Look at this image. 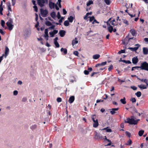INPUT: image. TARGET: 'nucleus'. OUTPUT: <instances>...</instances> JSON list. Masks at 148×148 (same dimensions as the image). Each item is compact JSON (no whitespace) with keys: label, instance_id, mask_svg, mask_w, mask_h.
Here are the masks:
<instances>
[{"label":"nucleus","instance_id":"nucleus-1","mask_svg":"<svg viewBox=\"0 0 148 148\" xmlns=\"http://www.w3.org/2000/svg\"><path fill=\"white\" fill-rule=\"evenodd\" d=\"M61 0H58L56 3L55 4L54 3L51 2L50 0H49V7L51 9H53L54 8L55 6L56 9L57 10H59V8L58 7V6L60 8L61 7Z\"/></svg>","mask_w":148,"mask_h":148},{"label":"nucleus","instance_id":"nucleus-2","mask_svg":"<svg viewBox=\"0 0 148 148\" xmlns=\"http://www.w3.org/2000/svg\"><path fill=\"white\" fill-rule=\"evenodd\" d=\"M139 120V119L135 120L134 119L132 118L131 119L128 118L127 119L126 121H125V123H128L130 124L135 125L137 124Z\"/></svg>","mask_w":148,"mask_h":148},{"label":"nucleus","instance_id":"nucleus-3","mask_svg":"<svg viewBox=\"0 0 148 148\" xmlns=\"http://www.w3.org/2000/svg\"><path fill=\"white\" fill-rule=\"evenodd\" d=\"M6 24L10 30L11 31L13 29L14 25H13V21L12 19H9Z\"/></svg>","mask_w":148,"mask_h":148},{"label":"nucleus","instance_id":"nucleus-4","mask_svg":"<svg viewBox=\"0 0 148 148\" xmlns=\"http://www.w3.org/2000/svg\"><path fill=\"white\" fill-rule=\"evenodd\" d=\"M96 116L95 115H93L91 117L94 123L93 126L95 128L97 127L99 125L98 120L97 119H96Z\"/></svg>","mask_w":148,"mask_h":148},{"label":"nucleus","instance_id":"nucleus-5","mask_svg":"<svg viewBox=\"0 0 148 148\" xmlns=\"http://www.w3.org/2000/svg\"><path fill=\"white\" fill-rule=\"evenodd\" d=\"M143 70H145L148 71V63L144 62L141 63V66L139 67Z\"/></svg>","mask_w":148,"mask_h":148},{"label":"nucleus","instance_id":"nucleus-6","mask_svg":"<svg viewBox=\"0 0 148 148\" xmlns=\"http://www.w3.org/2000/svg\"><path fill=\"white\" fill-rule=\"evenodd\" d=\"M37 2L39 5L42 7L47 3L48 0H37Z\"/></svg>","mask_w":148,"mask_h":148},{"label":"nucleus","instance_id":"nucleus-7","mask_svg":"<svg viewBox=\"0 0 148 148\" xmlns=\"http://www.w3.org/2000/svg\"><path fill=\"white\" fill-rule=\"evenodd\" d=\"M31 32L30 30L29 29H26L24 32V36L25 38L29 37L31 34Z\"/></svg>","mask_w":148,"mask_h":148},{"label":"nucleus","instance_id":"nucleus-8","mask_svg":"<svg viewBox=\"0 0 148 148\" xmlns=\"http://www.w3.org/2000/svg\"><path fill=\"white\" fill-rule=\"evenodd\" d=\"M40 13L42 17H45L47 16L48 13V11L47 10H44L41 9H40Z\"/></svg>","mask_w":148,"mask_h":148},{"label":"nucleus","instance_id":"nucleus-9","mask_svg":"<svg viewBox=\"0 0 148 148\" xmlns=\"http://www.w3.org/2000/svg\"><path fill=\"white\" fill-rule=\"evenodd\" d=\"M78 43V41L76 38L72 41V45L73 47L74 48H75L77 47L76 45Z\"/></svg>","mask_w":148,"mask_h":148},{"label":"nucleus","instance_id":"nucleus-10","mask_svg":"<svg viewBox=\"0 0 148 148\" xmlns=\"http://www.w3.org/2000/svg\"><path fill=\"white\" fill-rule=\"evenodd\" d=\"M89 21L90 22H92V23L93 24L95 23H99L97 22L95 19L94 18V17L93 16L90 17L89 19Z\"/></svg>","mask_w":148,"mask_h":148},{"label":"nucleus","instance_id":"nucleus-11","mask_svg":"<svg viewBox=\"0 0 148 148\" xmlns=\"http://www.w3.org/2000/svg\"><path fill=\"white\" fill-rule=\"evenodd\" d=\"M115 20L114 19L112 21H109L107 22V25H109L110 26L112 25L114 26L115 24Z\"/></svg>","mask_w":148,"mask_h":148},{"label":"nucleus","instance_id":"nucleus-12","mask_svg":"<svg viewBox=\"0 0 148 148\" xmlns=\"http://www.w3.org/2000/svg\"><path fill=\"white\" fill-rule=\"evenodd\" d=\"M136 47L134 48L130 47L129 49L132 51H136L137 50L140 46V45L137 44L135 45Z\"/></svg>","mask_w":148,"mask_h":148},{"label":"nucleus","instance_id":"nucleus-13","mask_svg":"<svg viewBox=\"0 0 148 148\" xmlns=\"http://www.w3.org/2000/svg\"><path fill=\"white\" fill-rule=\"evenodd\" d=\"M48 29H46L45 31L44 37L45 39H46L47 40H48Z\"/></svg>","mask_w":148,"mask_h":148},{"label":"nucleus","instance_id":"nucleus-14","mask_svg":"<svg viewBox=\"0 0 148 148\" xmlns=\"http://www.w3.org/2000/svg\"><path fill=\"white\" fill-rule=\"evenodd\" d=\"M138 86L141 89H144L147 88L148 85H145L143 84H141L140 85H138Z\"/></svg>","mask_w":148,"mask_h":148},{"label":"nucleus","instance_id":"nucleus-15","mask_svg":"<svg viewBox=\"0 0 148 148\" xmlns=\"http://www.w3.org/2000/svg\"><path fill=\"white\" fill-rule=\"evenodd\" d=\"M58 32V31L56 30H54L53 32H50L49 34L51 37H53L54 35Z\"/></svg>","mask_w":148,"mask_h":148},{"label":"nucleus","instance_id":"nucleus-16","mask_svg":"<svg viewBox=\"0 0 148 148\" xmlns=\"http://www.w3.org/2000/svg\"><path fill=\"white\" fill-rule=\"evenodd\" d=\"M9 49L8 47H5V54L4 56H5V58H6L7 56L8 55L9 53Z\"/></svg>","mask_w":148,"mask_h":148},{"label":"nucleus","instance_id":"nucleus-17","mask_svg":"<svg viewBox=\"0 0 148 148\" xmlns=\"http://www.w3.org/2000/svg\"><path fill=\"white\" fill-rule=\"evenodd\" d=\"M108 29L110 33H111L113 31L114 32H115L116 31V28H114V29H113V28L112 26H110V27H108Z\"/></svg>","mask_w":148,"mask_h":148},{"label":"nucleus","instance_id":"nucleus-18","mask_svg":"<svg viewBox=\"0 0 148 148\" xmlns=\"http://www.w3.org/2000/svg\"><path fill=\"white\" fill-rule=\"evenodd\" d=\"M93 4V1L92 0H90L88 1V2H87L86 3L87 5V8H86V11H88V10L90 9V8L88 7L89 5L91 4Z\"/></svg>","mask_w":148,"mask_h":148},{"label":"nucleus","instance_id":"nucleus-19","mask_svg":"<svg viewBox=\"0 0 148 148\" xmlns=\"http://www.w3.org/2000/svg\"><path fill=\"white\" fill-rule=\"evenodd\" d=\"M92 14V12H91L87 13L86 16L84 17V19L85 20H88V18L90 17V16Z\"/></svg>","mask_w":148,"mask_h":148},{"label":"nucleus","instance_id":"nucleus-20","mask_svg":"<svg viewBox=\"0 0 148 148\" xmlns=\"http://www.w3.org/2000/svg\"><path fill=\"white\" fill-rule=\"evenodd\" d=\"M119 108H112L110 110V112L112 115L116 113V111L118 110Z\"/></svg>","mask_w":148,"mask_h":148},{"label":"nucleus","instance_id":"nucleus-21","mask_svg":"<svg viewBox=\"0 0 148 148\" xmlns=\"http://www.w3.org/2000/svg\"><path fill=\"white\" fill-rule=\"evenodd\" d=\"M138 61V58L137 57L133 58L132 59V62L133 64H136Z\"/></svg>","mask_w":148,"mask_h":148},{"label":"nucleus","instance_id":"nucleus-22","mask_svg":"<svg viewBox=\"0 0 148 148\" xmlns=\"http://www.w3.org/2000/svg\"><path fill=\"white\" fill-rule=\"evenodd\" d=\"M107 64V62H102L100 64H96L95 65V67H97L98 66H104L106 65Z\"/></svg>","mask_w":148,"mask_h":148},{"label":"nucleus","instance_id":"nucleus-23","mask_svg":"<svg viewBox=\"0 0 148 148\" xmlns=\"http://www.w3.org/2000/svg\"><path fill=\"white\" fill-rule=\"evenodd\" d=\"M75 100V97L74 96H71L69 98V101L70 103H71L73 102Z\"/></svg>","mask_w":148,"mask_h":148},{"label":"nucleus","instance_id":"nucleus-24","mask_svg":"<svg viewBox=\"0 0 148 148\" xmlns=\"http://www.w3.org/2000/svg\"><path fill=\"white\" fill-rule=\"evenodd\" d=\"M103 139L104 140H106V141H107L108 142H109V143H108L107 144V145H106V146H110L111 145V140H109V139L107 138L106 136H105L103 138Z\"/></svg>","mask_w":148,"mask_h":148},{"label":"nucleus","instance_id":"nucleus-25","mask_svg":"<svg viewBox=\"0 0 148 148\" xmlns=\"http://www.w3.org/2000/svg\"><path fill=\"white\" fill-rule=\"evenodd\" d=\"M143 53L145 54H147L148 53V49L147 48L144 47L143 48Z\"/></svg>","mask_w":148,"mask_h":148},{"label":"nucleus","instance_id":"nucleus-26","mask_svg":"<svg viewBox=\"0 0 148 148\" xmlns=\"http://www.w3.org/2000/svg\"><path fill=\"white\" fill-rule=\"evenodd\" d=\"M106 130V132H112L111 130L108 127L105 128L101 130Z\"/></svg>","mask_w":148,"mask_h":148},{"label":"nucleus","instance_id":"nucleus-27","mask_svg":"<svg viewBox=\"0 0 148 148\" xmlns=\"http://www.w3.org/2000/svg\"><path fill=\"white\" fill-rule=\"evenodd\" d=\"M60 35L61 37H63L65 35V32L64 30H61L59 32Z\"/></svg>","mask_w":148,"mask_h":148},{"label":"nucleus","instance_id":"nucleus-28","mask_svg":"<svg viewBox=\"0 0 148 148\" xmlns=\"http://www.w3.org/2000/svg\"><path fill=\"white\" fill-rule=\"evenodd\" d=\"M50 15L51 17L53 18H55L56 17V14L54 12H53L51 13L50 14Z\"/></svg>","mask_w":148,"mask_h":148},{"label":"nucleus","instance_id":"nucleus-29","mask_svg":"<svg viewBox=\"0 0 148 148\" xmlns=\"http://www.w3.org/2000/svg\"><path fill=\"white\" fill-rule=\"evenodd\" d=\"M100 56L99 55L97 54L94 55L93 56V58L94 59H97L99 58Z\"/></svg>","mask_w":148,"mask_h":148},{"label":"nucleus","instance_id":"nucleus-30","mask_svg":"<svg viewBox=\"0 0 148 148\" xmlns=\"http://www.w3.org/2000/svg\"><path fill=\"white\" fill-rule=\"evenodd\" d=\"M144 132V131L143 130H141L139 131L138 134L139 136H141L143 134Z\"/></svg>","mask_w":148,"mask_h":148},{"label":"nucleus","instance_id":"nucleus-31","mask_svg":"<svg viewBox=\"0 0 148 148\" xmlns=\"http://www.w3.org/2000/svg\"><path fill=\"white\" fill-rule=\"evenodd\" d=\"M61 51L62 52H63V53L65 54H66L67 52V50L66 49H64L63 48H61Z\"/></svg>","mask_w":148,"mask_h":148},{"label":"nucleus","instance_id":"nucleus-32","mask_svg":"<svg viewBox=\"0 0 148 148\" xmlns=\"http://www.w3.org/2000/svg\"><path fill=\"white\" fill-rule=\"evenodd\" d=\"M120 101L123 104H125L126 103L125 99V97H124L123 99H121Z\"/></svg>","mask_w":148,"mask_h":148},{"label":"nucleus","instance_id":"nucleus-33","mask_svg":"<svg viewBox=\"0 0 148 148\" xmlns=\"http://www.w3.org/2000/svg\"><path fill=\"white\" fill-rule=\"evenodd\" d=\"M135 95L138 97H140L141 95V93L140 92L138 91L135 93Z\"/></svg>","mask_w":148,"mask_h":148},{"label":"nucleus","instance_id":"nucleus-34","mask_svg":"<svg viewBox=\"0 0 148 148\" xmlns=\"http://www.w3.org/2000/svg\"><path fill=\"white\" fill-rule=\"evenodd\" d=\"M74 19V18L72 16H71L69 17L68 18V19L69 21L72 23L73 21V20Z\"/></svg>","mask_w":148,"mask_h":148},{"label":"nucleus","instance_id":"nucleus-35","mask_svg":"<svg viewBox=\"0 0 148 148\" xmlns=\"http://www.w3.org/2000/svg\"><path fill=\"white\" fill-rule=\"evenodd\" d=\"M104 1L107 5H110L111 2V1L110 0H104Z\"/></svg>","mask_w":148,"mask_h":148},{"label":"nucleus","instance_id":"nucleus-36","mask_svg":"<svg viewBox=\"0 0 148 148\" xmlns=\"http://www.w3.org/2000/svg\"><path fill=\"white\" fill-rule=\"evenodd\" d=\"M132 143V141L130 139H129L127 142V143H126L125 144L126 145H131Z\"/></svg>","mask_w":148,"mask_h":148},{"label":"nucleus","instance_id":"nucleus-37","mask_svg":"<svg viewBox=\"0 0 148 148\" xmlns=\"http://www.w3.org/2000/svg\"><path fill=\"white\" fill-rule=\"evenodd\" d=\"M128 40V38H126L124 40V41H123V44L124 45L127 44L128 43V42H127Z\"/></svg>","mask_w":148,"mask_h":148},{"label":"nucleus","instance_id":"nucleus-38","mask_svg":"<svg viewBox=\"0 0 148 148\" xmlns=\"http://www.w3.org/2000/svg\"><path fill=\"white\" fill-rule=\"evenodd\" d=\"M64 24L65 26H68L69 24V22L68 21H66L64 22Z\"/></svg>","mask_w":148,"mask_h":148},{"label":"nucleus","instance_id":"nucleus-39","mask_svg":"<svg viewBox=\"0 0 148 148\" xmlns=\"http://www.w3.org/2000/svg\"><path fill=\"white\" fill-rule=\"evenodd\" d=\"M123 22L126 25H129V23L128 21L125 19H123Z\"/></svg>","mask_w":148,"mask_h":148},{"label":"nucleus","instance_id":"nucleus-40","mask_svg":"<svg viewBox=\"0 0 148 148\" xmlns=\"http://www.w3.org/2000/svg\"><path fill=\"white\" fill-rule=\"evenodd\" d=\"M1 26L3 27H4L5 25V22L3 20L1 21Z\"/></svg>","mask_w":148,"mask_h":148},{"label":"nucleus","instance_id":"nucleus-41","mask_svg":"<svg viewBox=\"0 0 148 148\" xmlns=\"http://www.w3.org/2000/svg\"><path fill=\"white\" fill-rule=\"evenodd\" d=\"M125 50H124V49L121 50V51H120L118 52V53L119 54H120L122 53H125Z\"/></svg>","mask_w":148,"mask_h":148},{"label":"nucleus","instance_id":"nucleus-42","mask_svg":"<svg viewBox=\"0 0 148 148\" xmlns=\"http://www.w3.org/2000/svg\"><path fill=\"white\" fill-rule=\"evenodd\" d=\"M8 8L9 11H12V9L10 8V5L9 3V4L8 5Z\"/></svg>","mask_w":148,"mask_h":148},{"label":"nucleus","instance_id":"nucleus-43","mask_svg":"<svg viewBox=\"0 0 148 148\" xmlns=\"http://www.w3.org/2000/svg\"><path fill=\"white\" fill-rule=\"evenodd\" d=\"M122 61L123 62L125 63H127V64H131V62L130 61H129V60L126 61V60H123Z\"/></svg>","mask_w":148,"mask_h":148},{"label":"nucleus","instance_id":"nucleus-44","mask_svg":"<svg viewBox=\"0 0 148 148\" xmlns=\"http://www.w3.org/2000/svg\"><path fill=\"white\" fill-rule=\"evenodd\" d=\"M131 33L132 35H134L136 34V32L134 30H132L131 31Z\"/></svg>","mask_w":148,"mask_h":148},{"label":"nucleus","instance_id":"nucleus-45","mask_svg":"<svg viewBox=\"0 0 148 148\" xmlns=\"http://www.w3.org/2000/svg\"><path fill=\"white\" fill-rule=\"evenodd\" d=\"M113 66L112 65H110V66L109 67V68H108V70L109 71H110L111 70H112L113 69Z\"/></svg>","mask_w":148,"mask_h":148},{"label":"nucleus","instance_id":"nucleus-46","mask_svg":"<svg viewBox=\"0 0 148 148\" xmlns=\"http://www.w3.org/2000/svg\"><path fill=\"white\" fill-rule=\"evenodd\" d=\"M125 134L128 137H130L131 136V134L130 133L128 132H126Z\"/></svg>","mask_w":148,"mask_h":148},{"label":"nucleus","instance_id":"nucleus-47","mask_svg":"<svg viewBox=\"0 0 148 148\" xmlns=\"http://www.w3.org/2000/svg\"><path fill=\"white\" fill-rule=\"evenodd\" d=\"M143 82L146 84V85H148V80L147 79H145L143 80Z\"/></svg>","mask_w":148,"mask_h":148},{"label":"nucleus","instance_id":"nucleus-48","mask_svg":"<svg viewBox=\"0 0 148 148\" xmlns=\"http://www.w3.org/2000/svg\"><path fill=\"white\" fill-rule=\"evenodd\" d=\"M13 95L14 96H16L18 94V91L17 90H14L13 91Z\"/></svg>","mask_w":148,"mask_h":148},{"label":"nucleus","instance_id":"nucleus-49","mask_svg":"<svg viewBox=\"0 0 148 148\" xmlns=\"http://www.w3.org/2000/svg\"><path fill=\"white\" fill-rule=\"evenodd\" d=\"M54 43L55 44V45L56 46V47H59V44L58 43V42H54Z\"/></svg>","mask_w":148,"mask_h":148},{"label":"nucleus","instance_id":"nucleus-50","mask_svg":"<svg viewBox=\"0 0 148 148\" xmlns=\"http://www.w3.org/2000/svg\"><path fill=\"white\" fill-rule=\"evenodd\" d=\"M73 54L75 56H78L79 53L77 51H75L73 52Z\"/></svg>","mask_w":148,"mask_h":148},{"label":"nucleus","instance_id":"nucleus-51","mask_svg":"<svg viewBox=\"0 0 148 148\" xmlns=\"http://www.w3.org/2000/svg\"><path fill=\"white\" fill-rule=\"evenodd\" d=\"M16 0H12V5L14 6L16 3Z\"/></svg>","mask_w":148,"mask_h":148},{"label":"nucleus","instance_id":"nucleus-52","mask_svg":"<svg viewBox=\"0 0 148 148\" xmlns=\"http://www.w3.org/2000/svg\"><path fill=\"white\" fill-rule=\"evenodd\" d=\"M130 87L134 90H136L137 89V88L136 87L134 86H131Z\"/></svg>","mask_w":148,"mask_h":148},{"label":"nucleus","instance_id":"nucleus-53","mask_svg":"<svg viewBox=\"0 0 148 148\" xmlns=\"http://www.w3.org/2000/svg\"><path fill=\"white\" fill-rule=\"evenodd\" d=\"M57 101L58 102H60L62 101V99L60 97H58L57 99Z\"/></svg>","mask_w":148,"mask_h":148},{"label":"nucleus","instance_id":"nucleus-54","mask_svg":"<svg viewBox=\"0 0 148 148\" xmlns=\"http://www.w3.org/2000/svg\"><path fill=\"white\" fill-rule=\"evenodd\" d=\"M33 8H34V10L36 12H37L38 11V8L36 6V5H34L33 6Z\"/></svg>","mask_w":148,"mask_h":148},{"label":"nucleus","instance_id":"nucleus-55","mask_svg":"<svg viewBox=\"0 0 148 148\" xmlns=\"http://www.w3.org/2000/svg\"><path fill=\"white\" fill-rule=\"evenodd\" d=\"M46 24L48 26H50L51 25V22L49 21H47L46 23Z\"/></svg>","mask_w":148,"mask_h":148},{"label":"nucleus","instance_id":"nucleus-56","mask_svg":"<svg viewBox=\"0 0 148 148\" xmlns=\"http://www.w3.org/2000/svg\"><path fill=\"white\" fill-rule=\"evenodd\" d=\"M4 56V54H3L2 56H1L0 57V63H1V61L3 60V57Z\"/></svg>","mask_w":148,"mask_h":148},{"label":"nucleus","instance_id":"nucleus-57","mask_svg":"<svg viewBox=\"0 0 148 148\" xmlns=\"http://www.w3.org/2000/svg\"><path fill=\"white\" fill-rule=\"evenodd\" d=\"M131 101L133 103L135 102L136 101V100L134 98H132L131 99Z\"/></svg>","mask_w":148,"mask_h":148},{"label":"nucleus","instance_id":"nucleus-58","mask_svg":"<svg viewBox=\"0 0 148 148\" xmlns=\"http://www.w3.org/2000/svg\"><path fill=\"white\" fill-rule=\"evenodd\" d=\"M140 66H134L132 67V71H133L134 70V69H137L138 68H139Z\"/></svg>","mask_w":148,"mask_h":148},{"label":"nucleus","instance_id":"nucleus-59","mask_svg":"<svg viewBox=\"0 0 148 148\" xmlns=\"http://www.w3.org/2000/svg\"><path fill=\"white\" fill-rule=\"evenodd\" d=\"M57 17L58 19H60V18L61 16L59 12L58 13Z\"/></svg>","mask_w":148,"mask_h":148},{"label":"nucleus","instance_id":"nucleus-60","mask_svg":"<svg viewBox=\"0 0 148 148\" xmlns=\"http://www.w3.org/2000/svg\"><path fill=\"white\" fill-rule=\"evenodd\" d=\"M63 13L64 14H66L67 13V12L64 9H63Z\"/></svg>","mask_w":148,"mask_h":148},{"label":"nucleus","instance_id":"nucleus-61","mask_svg":"<svg viewBox=\"0 0 148 148\" xmlns=\"http://www.w3.org/2000/svg\"><path fill=\"white\" fill-rule=\"evenodd\" d=\"M84 73L86 75H88L89 73L88 71L87 70H85L84 71Z\"/></svg>","mask_w":148,"mask_h":148},{"label":"nucleus","instance_id":"nucleus-62","mask_svg":"<svg viewBox=\"0 0 148 148\" xmlns=\"http://www.w3.org/2000/svg\"><path fill=\"white\" fill-rule=\"evenodd\" d=\"M3 8H0V14L1 15H2L3 14L2 11H3Z\"/></svg>","mask_w":148,"mask_h":148},{"label":"nucleus","instance_id":"nucleus-63","mask_svg":"<svg viewBox=\"0 0 148 148\" xmlns=\"http://www.w3.org/2000/svg\"><path fill=\"white\" fill-rule=\"evenodd\" d=\"M0 33L4 35V32L1 29H0Z\"/></svg>","mask_w":148,"mask_h":148},{"label":"nucleus","instance_id":"nucleus-64","mask_svg":"<svg viewBox=\"0 0 148 148\" xmlns=\"http://www.w3.org/2000/svg\"><path fill=\"white\" fill-rule=\"evenodd\" d=\"M37 126L36 125H34L32 126V129H34L36 128Z\"/></svg>","mask_w":148,"mask_h":148}]
</instances>
